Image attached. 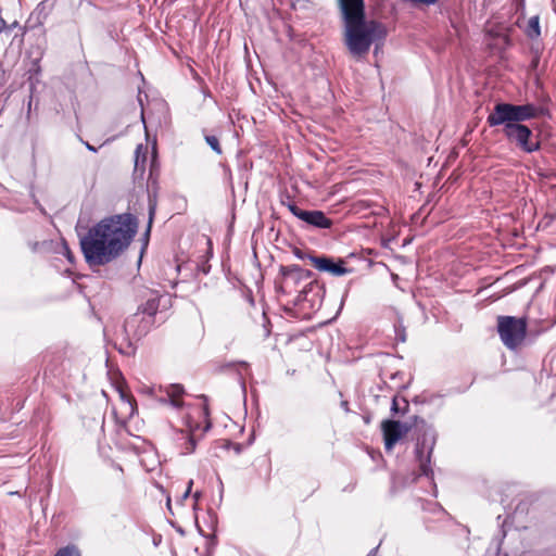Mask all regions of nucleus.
<instances>
[{
	"label": "nucleus",
	"mask_w": 556,
	"mask_h": 556,
	"mask_svg": "<svg viewBox=\"0 0 556 556\" xmlns=\"http://www.w3.org/2000/svg\"><path fill=\"white\" fill-rule=\"evenodd\" d=\"M137 218L129 214L105 217L80 239V248L89 266H103L116 260L137 233Z\"/></svg>",
	"instance_id": "f257e3e1"
},
{
	"label": "nucleus",
	"mask_w": 556,
	"mask_h": 556,
	"mask_svg": "<svg viewBox=\"0 0 556 556\" xmlns=\"http://www.w3.org/2000/svg\"><path fill=\"white\" fill-rule=\"evenodd\" d=\"M337 1L344 23V45L353 58L363 59L374 43L386 38V27L375 20H366L364 0Z\"/></svg>",
	"instance_id": "f03ea898"
},
{
	"label": "nucleus",
	"mask_w": 556,
	"mask_h": 556,
	"mask_svg": "<svg viewBox=\"0 0 556 556\" xmlns=\"http://www.w3.org/2000/svg\"><path fill=\"white\" fill-rule=\"evenodd\" d=\"M541 110L532 104L496 103L488 115L486 123L490 127L503 126L506 139L525 153H532L540 149V141L532 130L522 122L536 118Z\"/></svg>",
	"instance_id": "7ed1b4c3"
},
{
	"label": "nucleus",
	"mask_w": 556,
	"mask_h": 556,
	"mask_svg": "<svg viewBox=\"0 0 556 556\" xmlns=\"http://www.w3.org/2000/svg\"><path fill=\"white\" fill-rule=\"evenodd\" d=\"M497 332L507 349L516 350L526 339L527 319L523 317L498 316Z\"/></svg>",
	"instance_id": "20e7f679"
},
{
	"label": "nucleus",
	"mask_w": 556,
	"mask_h": 556,
	"mask_svg": "<svg viewBox=\"0 0 556 556\" xmlns=\"http://www.w3.org/2000/svg\"><path fill=\"white\" fill-rule=\"evenodd\" d=\"M437 442V433L433 428L427 427L416 443V458L419 463L420 475L430 477L433 471L430 466L432 451Z\"/></svg>",
	"instance_id": "39448f33"
},
{
	"label": "nucleus",
	"mask_w": 556,
	"mask_h": 556,
	"mask_svg": "<svg viewBox=\"0 0 556 556\" xmlns=\"http://www.w3.org/2000/svg\"><path fill=\"white\" fill-rule=\"evenodd\" d=\"M280 273L282 278L280 281L279 289L281 290V292L289 294L294 291H298V288L300 287L301 282L311 277L309 270L302 269L296 265L287 267L282 266Z\"/></svg>",
	"instance_id": "423d86ee"
},
{
	"label": "nucleus",
	"mask_w": 556,
	"mask_h": 556,
	"mask_svg": "<svg viewBox=\"0 0 556 556\" xmlns=\"http://www.w3.org/2000/svg\"><path fill=\"white\" fill-rule=\"evenodd\" d=\"M288 208L295 217L305 222L312 227L328 229L332 226V220L328 218L321 211L302 210L295 203H289Z\"/></svg>",
	"instance_id": "0eeeda50"
},
{
	"label": "nucleus",
	"mask_w": 556,
	"mask_h": 556,
	"mask_svg": "<svg viewBox=\"0 0 556 556\" xmlns=\"http://www.w3.org/2000/svg\"><path fill=\"white\" fill-rule=\"evenodd\" d=\"M384 447L387 451H392L394 445L407 434L409 427L401 421L396 420H384L381 425Z\"/></svg>",
	"instance_id": "6e6552de"
},
{
	"label": "nucleus",
	"mask_w": 556,
	"mask_h": 556,
	"mask_svg": "<svg viewBox=\"0 0 556 556\" xmlns=\"http://www.w3.org/2000/svg\"><path fill=\"white\" fill-rule=\"evenodd\" d=\"M151 392L155 394L161 403H168L176 409L184 406L182 395L185 394V389L181 384L160 386L159 393H156L155 389H152Z\"/></svg>",
	"instance_id": "1a4fd4ad"
},
{
	"label": "nucleus",
	"mask_w": 556,
	"mask_h": 556,
	"mask_svg": "<svg viewBox=\"0 0 556 556\" xmlns=\"http://www.w3.org/2000/svg\"><path fill=\"white\" fill-rule=\"evenodd\" d=\"M140 321H141L140 314H138V313L134 314L125 320V323L123 324V326H121V329L116 333L117 338L121 337L123 339V341H125L127 343L128 348L130 346V338L131 337L140 338L148 331L147 326H142V327L138 326L137 327V324Z\"/></svg>",
	"instance_id": "9d476101"
},
{
	"label": "nucleus",
	"mask_w": 556,
	"mask_h": 556,
	"mask_svg": "<svg viewBox=\"0 0 556 556\" xmlns=\"http://www.w3.org/2000/svg\"><path fill=\"white\" fill-rule=\"evenodd\" d=\"M311 261L318 270L329 271L334 276H343L350 273V269L343 267L341 264H334L329 257L312 256Z\"/></svg>",
	"instance_id": "9b49d317"
},
{
	"label": "nucleus",
	"mask_w": 556,
	"mask_h": 556,
	"mask_svg": "<svg viewBox=\"0 0 556 556\" xmlns=\"http://www.w3.org/2000/svg\"><path fill=\"white\" fill-rule=\"evenodd\" d=\"M164 296H159L154 293L147 300V302L140 307L141 313L152 317L156 314L160 303Z\"/></svg>",
	"instance_id": "f8f14e48"
},
{
	"label": "nucleus",
	"mask_w": 556,
	"mask_h": 556,
	"mask_svg": "<svg viewBox=\"0 0 556 556\" xmlns=\"http://www.w3.org/2000/svg\"><path fill=\"white\" fill-rule=\"evenodd\" d=\"M541 34L539 16L530 17L527 27V35L530 38H536Z\"/></svg>",
	"instance_id": "ddd939ff"
},
{
	"label": "nucleus",
	"mask_w": 556,
	"mask_h": 556,
	"mask_svg": "<svg viewBox=\"0 0 556 556\" xmlns=\"http://www.w3.org/2000/svg\"><path fill=\"white\" fill-rule=\"evenodd\" d=\"M182 438L186 440L185 445L181 447V454L188 455L195 450L197 442L191 434L182 433Z\"/></svg>",
	"instance_id": "4468645a"
},
{
	"label": "nucleus",
	"mask_w": 556,
	"mask_h": 556,
	"mask_svg": "<svg viewBox=\"0 0 556 556\" xmlns=\"http://www.w3.org/2000/svg\"><path fill=\"white\" fill-rule=\"evenodd\" d=\"M54 556H81L79 548L74 545L70 544L64 547H61Z\"/></svg>",
	"instance_id": "2eb2a0df"
},
{
	"label": "nucleus",
	"mask_w": 556,
	"mask_h": 556,
	"mask_svg": "<svg viewBox=\"0 0 556 556\" xmlns=\"http://www.w3.org/2000/svg\"><path fill=\"white\" fill-rule=\"evenodd\" d=\"M142 144H139L135 151V169L138 170L140 167L144 169L146 163V151L142 153Z\"/></svg>",
	"instance_id": "dca6fc26"
},
{
	"label": "nucleus",
	"mask_w": 556,
	"mask_h": 556,
	"mask_svg": "<svg viewBox=\"0 0 556 556\" xmlns=\"http://www.w3.org/2000/svg\"><path fill=\"white\" fill-rule=\"evenodd\" d=\"M206 143L211 147V149L217 154H222V148L219 144V140L215 136H205Z\"/></svg>",
	"instance_id": "f3484780"
},
{
	"label": "nucleus",
	"mask_w": 556,
	"mask_h": 556,
	"mask_svg": "<svg viewBox=\"0 0 556 556\" xmlns=\"http://www.w3.org/2000/svg\"><path fill=\"white\" fill-rule=\"evenodd\" d=\"M395 333H396V339L397 340H400L401 342H405L406 333H405L404 327H402L401 325L400 326H395Z\"/></svg>",
	"instance_id": "a211bd4d"
},
{
	"label": "nucleus",
	"mask_w": 556,
	"mask_h": 556,
	"mask_svg": "<svg viewBox=\"0 0 556 556\" xmlns=\"http://www.w3.org/2000/svg\"><path fill=\"white\" fill-rule=\"evenodd\" d=\"M192 485H193V481L189 480L185 492L179 497V503H182L185 500H187L189 497L191 489H192Z\"/></svg>",
	"instance_id": "6ab92c4d"
},
{
	"label": "nucleus",
	"mask_w": 556,
	"mask_h": 556,
	"mask_svg": "<svg viewBox=\"0 0 556 556\" xmlns=\"http://www.w3.org/2000/svg\"><path fill=\"white\" fill-rule=\"evenodd\" d=\"M154 213H155V204L150 201V205H149V227L152 224Z\"/></svg>",
	"instance_id": "aec40b11"
},
{
	"label": "nucleus",
	"mask_w": 556,
	"mask_h": 556,
	"mask_svg": "<svg viewBox=\"0 0 556 556\" xmlns=\"http://www.w3.org/2000/svg\"><path fill=\"white\" fill-rule=\"evenodd\" d=\"M391 410L393 414H397L401 410V408L399 406V400L396 396L393 397V400H392Z\"/></svg>",
	"instance_id": "412c9836"
},
{
	"label": "nucleus",
	"mask_w": 556,
	"mask_h": 556,
	"mask_svg": "<svg viewBox=\"0 0 556 556\" xmlns=\"http://www.w3.org/2000/svg\"><path fill=\"white\" fill-rule=\"evenodd\" d=\"M62 249H63V254H64V255L67 257V260L72 263V262H73V254H72V252H71L70 248L67 247V244H65V243H64V244H63V247H62Z\"/></svg>",
	"instance_id": "4be33fe9"
},
{
	"label": "nucleus",
	"mask_w": 556,
	"mask_h": 556,
	"mask_svg": "<svg viewBox=\"0 0 556 556\" xmlns=\"http://www.w3.org/2000/svg\"><path fill=\"white\" fill-rule=\"evenodd\" d=\"M5 29H8V24L2 17H0V33Z\"/></svg>",
	"instance_id": "5701e85b"
},
{
	"label": "nucleus",
	"mask_w": 556,
	"mask_h": 556,
	"mask_svg": "<svg viewBox=\"0 0 556 556\" xmlns=\"http://www.w3.org/2000/svg\"><path fill=\"white\" fill-rule=\"evenodd\" d=\"M236 365H238L240 367H244L245 369L249 367L248 363H245V362H239V363H236ZM228 366H235V364H229Z\"/></svg>",
	"instance_id": "b1692460"
},
{
	"label": "nucleus",
	"mask_w": 556,
	"mask_h": 556,
	"mask_svg": "<svg viewBox=\"0 0 556 556\" xmlns=\"http://www.w3.org/2000/svg\"><path fill=\"white\" fill-rule=\"evenodd\" d=\"M84 143H85L86 148H87L89 151H92V152H96V151H97V149H96L93 146H91L89 142H84Z\"/></svg>",
	"instance_id": "393cba45"
},
{
	"label": "nucleus",
	"mask_w": 556,
	"mask_h": 556,
	"mask_svg": "<svg viewBox=\"0 0 556 556\" xmlns=\"http://www.w3.org/2000/svg\"><path fill=\"white\" fill-rule=\"evenodd\" d=\"M341 406L348 412L349 410V403L346 401H343L341 403Z\"/></svg>",
	"instance_id": "a878e982"
},
{
	"label": "nucleus",
	"mask_w": 556,
	"mask_h": 556,
	"mask_svg": "<svg viewBox=\"0 0 556 556\" xmlns=\"http://www.w3.org/2000/svg\"><path fill=\"white\" fill-rule=\"evenodd\" d=\"M16 26H17V22H14L11 25H8V30H12Z\"/></svg>",
	"instance_id": "bb28decb"
},
{
	"label": "nucleus",
	"mask_w": 556,
	"mask_h": 556,
	"mask_svg": "<svg viewBox=\"0 0 556 556\" xmlns=\"http://www.w3.org/2000/svg\"><path fill=\"white\" fill-rule=\"evenodd\" d=\"M48 1H49V0L41 2V3L39 4L38 9H39V10L45 9V7H46V4H47V2H48Z\"/></svg>",
	"instance_id": "cd10ccee"
},
{
	"label": "nucleus",
	"mask_w": 556,
	"mask_h": 556,
	"mask_svg": "<svg viewBox=\"0 0 556 556\" xmlns=\"http://www.w3.org/2000/svg\"><path fill=\"white\" fill-rule=\"evenodd\" d=\"M166 505H167V508L170 510L172 509V507H170V498H167Z\"/></svg>",
	"instance_id": "c85d7f7f"
},
{
	"label": "nucleus",
	"mask_w": 556,
	"mask_h": 556,
	"mask_svg": "<svg viewBox=\"0 0 556 556\" xmlns=\"http://www.w3.org/2000/svg\"><path fill=\"white\" fill-rule=\"evenodd\" d=\"M193 497H194V498H195V501H197V500L200 497V494H199L198 492H195V493L193 494Z\"/></svg>",
	"instance_id": "c756f323"
},
{
	"label": "nucleus",
	"mask_w": 556,
	"mask_h": 556,
	"mask_svg": "<svg viewBox=\"0 0 556 556\" xmlns=\"http://www.w3.org/2000/svg\"><path fill=\"white\" fill-rule=\"evenodd\" d=\"M374 554H375V549H372V551L368 554V556H374Z\"/></svg>",
	"instance_id": "7c9ffc66"
},
{
	"label": "nucleus",
	"mask_w": 556,
	"mask_h": 556,
	"mask_svg": "<svg viewBox=\"0 0 556 556\" xmlns=\"http://www.w3.org/2000/svg\"><path fill=\"white\" fill-rule=\"evenodd\" d=\"M402 401H403V403L405 404V407H407V406H408V404H407L406 400H402Z\"/></svg>",
	"instance_id": "2f4dec72"
},
{
	"label": "nucleus",
	"mask_w": 556,
	"mask_h": 556,
	"mask_svg": "<svg viewBox=\"0 0 556 556\" xmlns=\"http://www.w3.org/2000/svg\"><path fill=\"white\" fill-rule=\"evenodd\" d=\"M204 414H205V415H208V412H207V408H206V407L204 408Z\"/></svg>",
	"instance_id": "473e14b6"
}]
</instances>
